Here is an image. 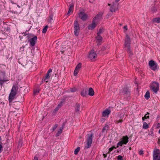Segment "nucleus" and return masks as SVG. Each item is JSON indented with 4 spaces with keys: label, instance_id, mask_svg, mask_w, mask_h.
<instances>
[{
    "label": "nucleus",
    "instance_id": "obj_1",
    "mask_svg": "<svg viewBox=\"0 0 160 160\" xmlns=\"http://www.w3.org/2000/svg\"><path fill=\"white\" fill-rule=\"evenodd\" d=\"M18 88V87L16 85H14L13 86L8 97L9 102H11L14 99L17 94Z\"/></svg>",
    "mask_w": 160,
    "mask_h": 160
},
{
    "label": "nucleus",
    "instance_id": "obj_2",
    "mask_svg": "<svg viewBox=\"0 0 160 160\" xmlns=\"http://www.w3.org/2000/svg\"><path fill=\"white\" fill-rule=\"evenodd\" d=\"M92 133L87 134V137L85 142L86 143L84 148L85 149H88L91 147L92 142Z\"/></svg>",
    "mask_w": 160,
    "mask_h": 160
},
{
    "label": "nucleus",
    "instance_id": "obj_3",
    "mask_svg": "<svg viewBox=\"0 0 160 160\" xmlns=\"http://www.w3.org/2000/svg\"><path fill=\"white\" fill-rule=\"evenodd\" d=\"M130 42L131 40L130 37L128 35H127L125 39V47L127 48V51L129 53L130 55H132V53L130 48Z\"/></svg>",
    "mask_w": 160,
    "mask_h": 160
},
{
    "label": "nucleus",
    "instance_id": "obj_4",
    "mask_svg": "<svg viewBox=\"0 0 160 160\" xmlns=\"http://www.w3.org/2000/svg\"><path fill=\"white\" fill-rule=\"evenodd\" d=\"M159 85L158 83L153 82L151 85L150 88L154 93H157L159 90Z\"/></svg>",
    "mask_w": 160,
    "mask_h": 160
},
{
    "label": "nucleus",
    "instance_id": "obj_5",
    "mask_svg": "<svg viewBox=\"0 0 160 160\" xmlns=\"http://www.w3.org/2000/svg\"><path fill=\"white\" fill-rule=\"evenodd\" d=\"M128 142V137L127 136H123L121 140L119 142L118 144V146H122L123 144H126Z\"/></svg>",
    "mask_w": 160,
    "mask_h": 160
},
{
    "label": "nucleus",
    "instance_id": "obj_6",
    "mask_svg": "<svg viewBox=\"0 0 160 160\" xmlns=\"http://www.w3.org/2000/svg\"><path fill=\"white\" fill-rule=\"evenodd\" d=\"M74 33L76 36H78L79 32V27L78 22L76 20L74 23Z\"/></svg>",
    "mask_w": 160,
    "mask_h": 160
},
{
    "label": "nucleus",
    "instance_id": "obj_7",
    "mask_svg": "<svg viewBox=\"0 0 160 160\" xmlns=\"http://www.w3.org/2000/svg\"><path fill=\"white\" fill-rule=\"evenodd\" d=\"M153 160H160V151L158 149H156L154 151L153 154Z\"/></svg>",
    "mask_w": 160,
    "mask_h": 160
},
{
    "label": "nucleus",
    "instance_id": "obj_8",
    "mask_svg": "<svg viewBox=\"0 0 160 160\" xmlns=\"http://www.w3.org/2000/svg\"><path fill=\"white\" fill-rule=\"evenodd\" d=\"M97 57V54L94 50H91L89 53L88 58L92 61H94Z\"/></svg>",
    "mask_w": 160,
    "mask_h": 160
},
{
    "label": "nucleus",
    "instance_id": "obj_9",
    "mask_svg": "<svg viewBox=\"0 0 160 160\" xmlns=\"http://www.w3.org/2000/svg\"><path fill=\"white\" fill-rule=\"evenodd\" d=\"M103 13L102 12H99L93 18V20L98 24L99 21L102 19V16Z\"/></svg>",
    "mask_w": 160,
    "mask_h": 160
},
{
    "label": "nucleus",
    "instance_id": "obj_10",
    "mask_svg": "<svg viewBox=\"0 0 160 160\" xmlns=\"http://www.w3.org/2000/svg\"><path fill=\"white\" fill-rule=\"evenodd\" d=\"M79 17L82 20H86L88 18V16L85 12H81L78 13Z\"/></svg>",
    "mask_w": 160,
    "mask_h": 160
},
{
    "label": "nucleus",
    "instance_id": "obj_11",
    "mask_svg": "<svg viewBox=\"0 0 160 160\" xmlns=\"http://www.w3.org/2000/svg\"><path fill=\"white\" fill-rule=\"evenodd\" d=\"M37 39V37L36 36H35L33 38L29 40V41L31 46H33L35 45Z\"/></svg>",
    "mask_w": 160,
    "mask_h": 160
},
{
    "label": "nucleus",
    "instance_id": "obj_12",
    "mask_svg": "<svg viewBox=\"0 0 160 160\" xmlns=\"http://www.w3.org/2000/svg\"><path fill=\"white\" fill-rule=\"evenodd\" d=\"M81 64L80 63H79L76 66L75 70L74 72V75L75 76H76L79 70V69L81 68Z\"/></svg>",
    "mask_w": 160,
    "mask_h": 160
},
{
    "label": "nucleus",
    "instance_id": "obj_13",
    "mask_svg": "<svg viewBox=\"0 0 160 160\" xmlns=\"http://www.w3.org/2000/svg\"><path fill=\"white\" fill-rule=\"evenodd\" d=\"M120 93L122 95H126V96H129L130 94L129 91L127 88H124L123 90H121Z\"/></svg>",
    "mask_w": 160,
    "mask_h": 160
},
{
    "label": "nucleus",
    "instance_id": "obj_14",
    "mask_svg": "<svg viewBox=\"0 0 160 160\" xmlns=\"http://www.w3.org/2000/svg\"><path fill=\"white\" fill-rule=\"evenodd\" d=\"M98 23L92 20V24L89 25L88 29L89 30H92L97 25Z\"/></svg>",
    "mask_w": 160,
    "mask_h": 160
},
{
    "label": "nucleus",
    "instance_id": "obj_15",
    "mask_svg": "<svg viewBox=\"0 0 160 160\" xmlns=\"http://www.w3.org/2000/svg\"><path fill=\"white\" fill-rule=\"evenodd\" d=\"M111 112V110L108 108L105 109L102 112V117L107 116L108 117V116L110 113Z\"/></svg>",
    "mask_w": 160,
    "mask_h": 160
},
{
    "label": "nucleus",
    "instance_id": "obj_16",
    "mask_svg": "<svg viewBox=\"0 0 160 160\" xmlns=\"http://www.w3.org/2000/svg\"><path fill=\"white\" fill-rule=\"evenodd\" d=\"M118 10L115 4H113L110 7V11L111 12H115Z\"/></svg>",
    "mask_w": 160,
    "mask_h": 160
},
{
    "label": "nucleus",
    "instance_id": "obj_17",
    "mask_svg": "<svg viewBox=\"0 0 160 160\" xmlns=\"http://www.w3.org/2000/svg\"><path fill=\"white\" fill-rule=\"evenodd\" d=\"M87 91L88 89L87 88L83 89L81 92V95L82 97H85L87 95Z\"/></svg>",
    "mask_w": 160,
    "mask_h": 160
},
{
    "label": "nucleus",
    "instance_id": "obj_18",
    "mask_svg": "<svg viewBox=\"0 0 160 160\" xmlns=\"http://www.w3.org/2000/svg\"><path fill=\"white\" fill-rule=\"evenodd\" d=\"M94 94V92L93 89L92 88H90L88 90V95L91 96H93Z\"/></svg>",
    "mask_w": 160,
    "mask_h": 160
},
{
    "label": "nucleus",
    "instance_id": "obj_19",
    "mask_svg": "<svg viewBox=\"0 0 160 160\" xmlns=\"http://www.w3.org/2000/svg\"><path fill=\"white\" fill-rule=\"evenodd\" d=\"M73 7L74 5H73L71 4L70 5V7L69 8V10L67 13V15H69L70 13L72 12Z\"/></svg>",
    "mask_w": 160,
    "mask_h": 160
},
{
    "label": "nucleus",
    "instance_id": "obj_20",
    "mask_svg": "<svg viewBox=\"0 0 160 160\" xmlns=\"http://www.w3.org/2000/svg\"><path fill=\"white\" fill-rule=\"evenodd\" d=\"M63 129V127H61L59 129V130H58V132L56 134V137L58 136H59L60 134H61L62 133V130Z\"/></svg>",
    "mask_w": 160,
    "mask_h": 160
},
{
    "label": "nucleus",
    "instance_id": "obj_21",
    "mask_svg": "<svg viewBox=\"0 0 160 160\" xmlns=\"http://www.w3.org/2000/svg\"><path fill=\"white\" fill-rule=\"evenodd\" d=\"M75 110L76 112H80V105L79 104H77L75 107Z\"/></svg>",
    "mask_w": 160,
    "mask_h": 160
},
{
    "label": "nucleus",
    "instance_id": "obj_22",
    "mask_svg": "<svg viewBox=\"0 0 160 160\" xmlns=\"http://www.w3.org/2000/svg\"><path fill=\"white\" fill-rule=\"evenodd\" d=\"M50 75L49 73L47 72V74L45 76L44 81L46 82H48L49 78H50Z\"/></svg>",
    "mask_w": 160,
    "mask_h": 160
},
{
    "label": "nucleus",
    "instance_id": "obj_23",
    "mask_svg": "<svg viewBox=\"0 0 160 160\" xmlns=\"http://www.w3.org/2000/svg\"><path fill=\"white\" fill-rule=\"evenodd\" d=\"M97 36L96 37L97 42H100L102 40V38L99 35H97Z\"/></svg>",
    "mask_w": 160,
    "mask_h": 160
},
{
    "label": "nucleus",
    "instance_id": "obj_24",
    "mask_svg": "<svg viewBox=\"0 0 160 160\" xmlns=\"http://www.w3.org/2000/svg\"><path fill=\"white\" fill-rule=\"evenodd\" d=\"M61 104H59L58 105V106H57L55 109H54L53 112L54 113H56L58 111L59 109L60 108L61 106Z\"/></svg>",
    "mask_w": 160,
    "mask_h": 160
},
{
    "label": "nucleus",
    "instance_id": "obj_25",
    "mask_svg": "<svg viewBox=\"0 0 160 160\" xmlns=\"http://www.w3.org/2000/svg\"><path fill=\"white\" fill-rule=\"evenodd\" d=\"M7 81V80L5 79H2L1 78H0V85L1 87L2 88L3 84L4 83V82Z\"/></svg>",
    "mask_w": 160,
    "mask_h": 160
},
{
    "label": "nucleus",
    "instance_id": "obj_26",
    "mask_svg": "<svg viewBox=\"0 0 160 160\" xmlns=\"http://www.w3.org/2000/svg\"><path fill=\"white\" fill-rule=\"evenodd\" d=\"M153 21V22L160 23V17L154 18Z\"/></svg>",
    "mask_w": 160,
    "mask_h": 160
},
{
    "label": "nucleus",
    "instance_id": "obj_27",
    "mask_svg": "<svg viewBox=\"0 0 160 160\" xmlns=\"http://www.w3.org/2000/svg\"><path fill=\"white\" fill-rule=\"evenodd\" d=\"M156 64L154 62L153 60H151L149 62V65L150 67L151 66H153L154 65Z\"/></svg>",
    "mask_w": 160,
    "mask_h": 160
},
{
    "label": "nucleus",
    "instance_id": "obj_28",
    "mask_svg": "<svg viewBox=\"0 0 160 160\" xmlns=\"http://www.w3.org/2000/svg\"><path fill=\"white\" fill-rule=\"evenodd\" d=\"M147 99H148L150 98V93L149 91H147L144 96Z\"/></svg>",
    "mask_w": 160,
    "mask_h": 160
},
{
    "label": "nucleus",
    "instance_id": "obj_29",
    "mask_svg": "<svg viewBox=\"0 0 160 160\" xmlns=\"http://www.w3.org/2000/svg\"><path fill=\"white\" fill-rule=\"evenodd\" d=\"M143 128L144 129H148V126L146 122H144L143 124Z\"/></svg>",
    "mask_w": 160,
    "mask_h": 160
},
{
    "label": "nucleus",
    "instance_id": "obj_30",
    "mask_svg": "<svg viewBox=\"0 0 160 160\" xmlns=\"http://www.w3.org/2000/svg\"><path fill=\"white\" fill-rule=\"evenodd\" d=\"M80 150V148L79 147H77L74 151V154L75 155H77L78 154V152H79V151Z\"/></svg>",
    "mask_w": 160,
    "mask_h": 160
},
{
    "label": "nucleus",
    "instance_id": "obj_31",
    "mask_svg": "<svg viewBox=\"0 0 160 160\" xmlns=\"http://www.w3.org/2000/svg\"><path fill=\"white\" fill-rule=\"evenodd\" d=\"M150 68L152 70H155L158 68L157 65V64H156L153 66L151 67Z\"/></svg>",
    "mask_w": 160,
    "mask_h": 160
},
{
    "label": "nucleus",
    "instance_id": "obj_32",
    "mask_svg": "<svg viewBox=\"0 0 160 160\" xmlns=\"http://www.w3.org/2000/svg\"><path fill=\"white\" fill-rule=\"evenodd\" d=\"M108 128V125H106L102 130V132H104L105 131H107Z\"/></svg>",
    "mask_w": 160,
    "mask_h": 160
},
{
    "label": "nucleus",
    "instance_id": "obj_33",
    "mask_svg": "<svg viewBox=\"0 0 160 160\" xmlns=\"http://www.w3.org/2000/svg\"><path fill=\"white\" fill-rule=\"evenodd\" d=\"M53 15L51 14L50 15L49 17V22H51L53 20Z\"/></svg>",
    "mask_w": 160,
    "mask_h": 160
},
{
    "label": "nucleus",
    "instance_id": "obj_34",
    "mask_svg": "<svg viewBox=\"0 0 160 160\" xmlns=\"http://www.w3.org/2000/svg\"><path fill=\"white\" fill-rule=\"evenodd\" d=\"M48 28V26L47 25H46L45 26V27L43 28L42 30V32L43 33H45L46 32L47 28Z\"/></svg>",
    "mask_w": 160,
    "mask_h": 160
},
{
    "label": "nucleus",
    "instance_id": "obj_35",
    "mask_svg": "<svg viewBox=\"0 0 160 160\" xmlns=\"http://www.w3.org/2000/svg\"><path fill=\"white\" fill-rule=\"evenodd\" d=\"M122 122H123V120L122 119L119 120H115L114 121V122L116 123H117V124H118L119 123H122Z\"/></svg>",
    "mask_w": 160,
    "mask_h": 160
},
{
    "label": "nucleus",
    "instance_id": "obj_36",
    "mask_svg": "<svg viewBox=\"0 0 160 160\" xmlns=\"http://www.w3.org/2000/svg\"><path fill=\"white\" fill-rule=\"evenodd\" d=\"M103 32V29L102 28H101L99 29L98 32L97 33V35H100Z\"/></svg>",
    "mask_w": 160,
    "mask_h": 160
},
{
    "label": "nucleus",
    "instance_id": "obj_37",
    "mask_svg": "<svg viewBox=\"0 0 160 160\" xmlns=\"http://www.w3.org/2000/svg\"><path fill=\"white\" fill-rule=\"evenodd\" d=\"M116 148L114 146H112V147L110 148L109 149L108 151V153H110L114 149H116Z\"/></svg>",
    "mask_w": 160,
    "mask_h": 160
},
{
    "label": "nucleus",
    "instance_id": "obj_38",
    "mask_svg": "<svg viewBox=\"0 0 160 160\" xmlns=\"http://www.w3.org/2000/svg\"><path fill=\"white\" fill-rule=\"evenodd\" d=\"M76 90V89L75 88H71L70 89V91L71 92H74Z\"/></svg>",
    "mask_w": 160,
    "mask_h": 160
},
{
    "label": "nucleus",
    "instance_id": "obj_39",
    "mask_svg": "<svg viewBox=\"0 0 160 160\" xmlns=\"http://www.w3.org/2000/svg\"><path fill=\"white\" fill-rule=\"evenodd\" d=\"M118 160H123L122 157L121 155H118L117 157Z\"/></svg>",
    "mask_w": 160,
    "mask_h": 160
},
{
    "label": "nucleus",
    "instance_id": "obj_40",
    "mask_svg": "<svg viewBox=\"0 0 160 160\" xmlns=\"http://www.w3.org/2000/svg\"><path fill=\"white\" fill-rule=\"evenodd\" d=\"M58 125L56 124L52 128V131H54L58 127Z\"/></svg>",
    "mask_w": 160,
    "mask_h": 160
},
{
    "label": "nucleus",
    "instance_id": "obj_41",
    "mask_svg": "<svg viewBox=\"0 0 160 160\" xmlns=\"http://www.w3.org/2000/svg\"><path fill=\"white\" fill-rule=\"evenodd\" d=\"M39 90L38 89H37L36 90H35L33 92V93L34 94H36L38 92H39Z\"/></svg>",
    "mask_w": 160,
    "mask_h": 160
},
{
    "label": "nucleus",
    "instance_id": "obj_42",
    "mask_svg": "<svg viewBox=\"0 0 160 160\" xmlns=\"http://www.w3.org/2000/svg\"><path fill=\"white\" fill-rule=\"evenodd\" d=\"M22 142L21 141V140H19L18 146V147H19V146H20V147H21L22 146Z\"/></svg>",
    "mask_w": 160,
    "mask_h": 160
},
{
    "label": "nucleus",
    "instance_id": "obj_43",
    "mask_svg": "<svg viewBox=\"0 0 160 160\" xmlns=\"http://www.w3.org/2000/svg\"><path fill=\"white\" fill-rule=\"evenodd\" d=\"M2 150V145L0 143V153H1Z\"/></svg>",
    "mask_w": 160,
    "mask_h": 160
},
{
    "label": "nucleus",
    "instance_id": "obj_44",
    "mask_svg": "<svg viewBox=\"0 0 160 160\" xmlns=\"http://www.w3.org/2000/svg\"><path fill=\"white\" fill-rule=\"evenodd\" d=\"M139 154L140 155H142L143 154V152L142 150H141L139 151Z\"/></svg>",
    "mask_w": 160,
    "mask_h": 160
},
{
    "label": "nucleus",
    "instance_id": "obj_45",
    "mask_svg": "<svg viewBox=\"0 0 160 160\" xmlns=\"http://www.w3.org/2000/svg\"><path fill=\"white\" fill-rule=\"evenodd\" d=\"M33 160H38V157L35 156Z\"/></svg>",
    "mask_w": 160,
    "mask_h": 160
},
{
    "label": "nucleus",
    "instance_id": "obj_46",
    "mask_svg": "<svg viewBox=\"0 0 160 160\" xmlns=\"http://www.w3.org/2000/svg\"><path fill=\"white\" fill-rule=\"evenodd\" d=\"M52 72V69L51 68H50L49 69L47 72L48 73H50Z\"/></svg>",
    "mask_w": 160,
    "mask_h": 160
},
{
    "label": "nucleus",
    "instance_id": "obj_47",
    "mask_svg": "<svg viewBox=\"0 0 160 160\" xmlns=\"http://www.w3.org/2000/svg\"><path fill=\"white\" fill-rule=\"evenodd\" d=\"M144 117L146 119L149 118V116H147V115H146V114L144 116Z\"/></svg>",
    "mask_w": 160,
    "mask_h": 160
},
{
    "label": "nucleus",
    "instance_id": "obj_48",
    "mask_svg": "<svg viewBox=\"0 0 160 160\" xmlns=\"http://www.w3.org/2000/svg\"><path fill=\"white\" fill-rule=\"evenodd\" d=\"M103 155L104 158H106L107 157V154H103Z\"/></svg>",
    "mask_w": 160,
    "mask_h": 160
},
{
    "label": "nucleus",
    "instance_id": "obj_49",
    "mask_svg": "<svg viewBox=\"0 0 160 160\" xmlns=\"http://www.w3.org/2000/svg\"><path fill=\"white\" fill-rule=\"evenodd\" d=\"M24 47H23V48H20V50H22V51H23V50H24Z\"/></svg>",
    "mask_w": 160,
    "mask_h": 160
},
{
    "label": "nucleus",
    "instance_id": "obj_50",
    "mask_svg": "<svg viewBox=\"0 0 160 160\" xmlns=\"http://www.w3.org/2000/svg\"><path fill=\"white\" fill-rule=\"evenodd\" d=\"M124 28L126 30L127 29V26H125L124 27Z\"/></svg>",
    "mask_w": 160,
    "mask_h": 160
},
{
    "label": "nucleus",
    "instance_id": "obj_51",
    "mask_svg": "<svg viewBox=\"0 0 160 160\" xmlns=\"http://www.w3.org/2000/svg\"><path fill=\"white\" fill-rule=\"evenodd\" d=\"M145 118L144 117H142V120L143 121H144V120H145Z\"/></svg>",
    "mask_w": 160,
    "mask_h": 160
},
{
    "label": "nucleus",
    "instance_id": "obj_52",
    "mask_svg": "<svg viewBox=\"0 0 160 160\" xmlns=\"http://www.w3.org/2000/svg\"><path fill=\"white\" fill-rule=\"evenodd\" d=\"M120 0H115V2H119Z\"/></svg>",
    "mask_w": 160,
    "mask_h": 160
},
{
    "label": "nucleus",
    "instance_id": "obj_53",
    "mask_svg": "<svg viewBox=\"0 0 160 160\" xmlns=\"http://www.w3.org/2000/svg\"><path fill=\"white\" fill-rule=\"evenodd\" d=\"M149 112H147V114H146V115H149Z\"/></svg>",
    "mask_w": 160,
    "mask_h": 160
},
{
    "label": "nucleus",
    "instance_id": "obj_54",
    "mask_svg": "<svg viewBox=\"0 0 160 160\" xmlns=\"http://www.w3.org/2000/svg\"><path fill=\"white\" fill-rule=\"evenodd\" d=\"M158 132L160 134V129H159V131H158Z\"/></svg>",
    "mask_w": 160,
    "mask_h": 160
},
{
    "label": "nucleus",
    "instance_id": "obj_55",
    "mask_svg": "<svg viewBox=\"0 0 160 160\" xmlns=\"http://www.w3.org/2000/svg\"><path fill=\"white\" fill-rule=\"evenodd\" d=\"M17 6H18V8H20V7L18 5H17Z\"/></svg>",
    "mask_w": 160,
    "mask_h": 160
},
{
    "label": "nucleus",
    "instance_id": "obj_56",
    "mask_svg": "<svg viewBox=\"0 0 160 160\" xmlns=\"http://www.w3.org/2000/svg\"><path fill=\"white\" fill-rule=\"evenodd\" d=\"M1 140V137H0V141Z\"/></svg>",
    "mask_w": 160,
    "mask_h": 160
},
{
    "label": "nucleus",
    "instance_id": "obj_57",
    "mask_svg": "<svg viewBox=\"0 0 160 160\" xmlns=\"http://www.w3.org/2000/svg\"><path fill=\"white\" fill-rule=\"evenodd\" d=\"M156 10H154L153 11V12H156Z\"/></svg>",
    "mask_w": 160,
    "mask_h": 160
},
{
    "label": "nucleus",
    "instance_id": "obj_58",
    "mask_svg": "<svg viewBox=\"0 0 160 160\" xmlns=\"http://www.w3.org/2000/svg\"><path fill=\"white\" fill-rule=\"evenodd\" d=\"M108 5L109 6H110V4L108 3Z\"/></svg>",
    "mask_w": 160,
    "mask_h": 160
},
{
    "label": "nucleus",
    "instance_id": "obj_59",
    "mask_svg": "<svg viewBox=\"0 0 160 160\" xmlns=\"http://www.w3.org/2000/svg\"><path fill=\"white\" fill-rule=\"evenodd\" d=\"M129 149L131 150V148H129Z\"/></svg>",
    "mask_w": 160,
    "mask_h": 160
}]
</instances>
